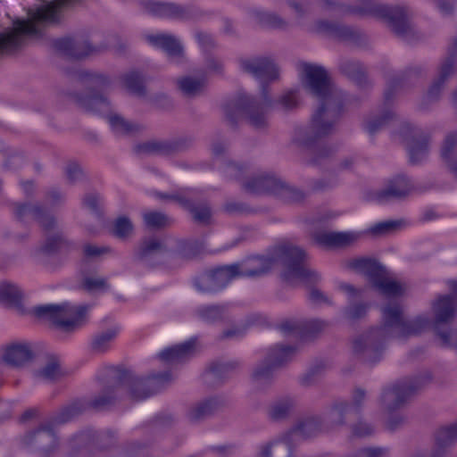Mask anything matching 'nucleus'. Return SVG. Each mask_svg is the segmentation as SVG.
<instances>
[{"label":"nucleus","instance_id":"obj_38","mask_svg":"<svg viewBox=\"0 0 457 457\" xmlns=\"http://www.w3.org/2000/svg\"><path fill=\"white\" fill-rule=\"evenodd\" d=\"M356 238V235L353 232H320L314 235V239L318 244L334 247L347 246Z\"/></svg>","mask_w":457,"mask_h":457},{"label":"nucleus","instance_id":"obj_25","mask_svg":"<svg viewBox=\"0 0 457 457\" xmlns=\"http://www.w3.org/2000/svg\"><path fill=\"white\" fill-rule=\"evenodd\" d=\"M426 73V69L422 65H411L407 67L401 74L392 77L386 82V87L384 92L385 103H389L395 91L403 87L404 85L411 84Z\"/></svg>","mask_w":457,"mask_h":457},{"label":"nucleus","instance_id":"obj_49","mask_svg":"<svg viewBox=\"0 0 457 457\" xmlns=\"http://www.w3.org/2000/svg\"><path fill=\"white\" fill-rule=\"evenodd\" d=\"M204 85V79L189 76L178 79L179 88L187 97H195L198 96L202 92Z\"/></svg>","mask_w":457,"mask_h":457},{"label":"nucleus","instance_id":"obj_41","mask_svg":"<svg viewBox=\"0 0 457 457\" xmlns=\"http://www.w3.org/2000/svg\"><path fill=\"white\" fill-rule=\"evenodd\" d=\"M317 2L322 9L339 15L353 14L363 17L365 4L362 3L360 5H350L334 0H317Z\"/></svg>","mask_w":457,"mask_h":457},{"label":"nucleus","instance_id":"obj_62","mask_svg":"<svg viewBox=\"0 0 457 457\" xmlns=\"http://www.w3.org/2000/svg\"><path fill=\"white\" fill-rule=\"evenodd\" d=\"M65 175L71 183L81 181L86 178V174L80 164L75 161H70L65 166Z\"/></svg>","mask_w":457,"mask_h":457},{"label":"nucleus","instance_id":"obj_47","mask_svg":"<svg viewBox=\"0 0 457 457\" xmlns=\"http://www.w3.org/2000/svg\"><path fill=\"white\" fill-rule=\"evenodd\" d=\"M127 89L137 96H145L146 89L144 85L145 78L139 71H132L123 76Z\"/></svg>","mask_w":457,"mask_h":457},{"label":"nucleus","instance_id":"obj_4","mask_svg":"<svg viewBox=\"0 0 457 457\" xmlns=\"http://www.w3.org/2000/svg\"><path fill=\"white\" fill-rule=\"evenodd\" d=\"M298 94V89H290L277 100H273L270 96L269 87L262 85L261 101L254 96L240 94L226 102L223 105L225 120L232 129H236L240 118L244 117L253 129H265L269 127V111L278 109L290 112L296 109L299 105Z\"/></svg>","mask_w":457,"mask_h":457},{"label":"nucleus","instance_id":"obj_5","mask_svg":"<svg viewBox=\"0 0 457 457\" xmlns=\"http://www.w3.org/2000/svg\"><path fill=\"white\" fill-rule=\"evenodd\" d=\"M308 255L304 249L290 241H282L274 246L272 253L268 256H254L249 259L253 268L268 267L263 271L266 274L271 266L278 262L283 266L281 278L287 284L299 280L306 285L312 286L320 280V275L310 269L307 265Z\"/></svg>","mask_w":457,"mask_h":457},{"label":"nucleus","instance_id":"obj_35","mask_svg":"<svg viewBox=\"0 0 457 457\" xmlns=\"http://www.w3.org/2000/svg\"><path fill=\"white\" fill-rule=\"evenodd\" d=\"M168 252L165 244L156 237H149L142 240L136 253L137 259L148 266H154V259Z\"/></svg>","mask_w":457,"mask_h":457},{"label":"nucleus","instance_id":"obj_13","mask_svg":"<svg viewBox=\"0 0 457 457\" xmlns=\"http://www.w3.org/2000/svg\"><path fill=\"white\" fill-rule=\"evenodd\" d=\"M86 312V306L73 307L68 303L37 305L31 311L37 318L48 320L64 332H71L81 327Z\"/></svg>","mask_w":457,"mask_h":457},{"label":"nucleus","instance_id":"obj_51","mask_svg":"<svg viewBox=\"0 0 457 457\" xmlns=\"http://www.w3.org/2000/svg\"><path fill=\"white\" fill-rule=\"evenodd\" d=\"M276 370V367L268 361L265 357L263 361L256 365L252 374V378L255 383L258 384L269 383L272 379L274 370Z\"/></svg>","mask_w":457,"mask_h":457},{"label":"nucleus","instance_id":"obj_44","mask_svg":"<svg viewBox=\"0 0 457 457\" xmlns=\"http://www.w3.org/2000/svg\"><path fill=\"white\" fill-rule=\"evenodd\" d=\"M295 401L290 397L281 398L272 403L269 411V417L273 421L287 420L292 413Z\"/></svg>","mask_w":457,"mask_h":457},{"label":"nucleus","instance_id":"obj_54","mask_svg":"<svg viewBox=\"0 0 457 457\" xmlns=\"http://www.w3.org/2000/svg\"><path fill=\"white\" fill-rule=\"evenodd\" d=\"M438 445L450 448L457 442V422L440 428L436 435Z\"/></svg>","mask_w":457,"mask_h":457},{"label":"nucleus","instance_id":"obj_48","mask_svg":"<svg viewBox=\"0 0 457 457\" xmlns=\"http://www.w3.org/2000/svg\"><path fill=\"white\" fill-rule=\"evenodd\" d=\"M373 287L386 296H400L403 294V286L399 282L390 279L388 271L387 275H383Z\"/></svg>","mask_w":457,"mask_h":457},{"label":"nucleus","instance_id":"obj_37","mask_svg":"<svg viewBox=\"0 0 457 457\" xmlns=\"http://www.w3.org/2000/svg\"><path fill=\"white\" fill-rule=\"evenodd\" d=\"M195 315L208 324L224 323L228 320V312L226 305H202L195 310Z\"/></svg>","mask_w":457,"mask_h":457},{"label":"nucleus","instance_id":"obj_15","mask_svg":"<svg viewBox=\"0 0 457 457\" xmlns=\"http://www.w3.org/2000/svg\"><path fill=\"white\" fill-rule=\"evenodd\" d=\"M145 10L156 17L182 21H197L206 15V12L195 4H180L174 2L147 0L142 3Z\"/></svg>","mask_w":457,"mask_h":457},{"label":"nucleus","instance_id":"obj_40","mask_svg":"<svg viewBox=\"0 0 457 457\" xmlns=\"http://www.w3.org/2000/svg\"><path fill=\"white\" fill-rule=\"evenodd\" d=\"M295 353L296 347L295 346L278 345L270 349L266 359L272 363L276 369H279L290 362Z\"/></svg>","mask_w":457,"mask_h":457},{"label":"nucleus","instance_id":"obj_16","mask_svg":"<svg viewBox=\"0 0 457 457\" xmlns=\"http://www.w3.org/2000/svg\"><path fill=\"white\" fill-rule=\"evenodd\" d=\"M434 330L442 345H451L450 325L457 316V300L452 295H440L433 303Z\"/></svg>","mask_w":457,"mask_h":457},{"label":"nucleus","instance_id":"obj_7","mask_svg":"<svg viewBox=\"0 0 457 457\" xmlns=\"http://www.w3.org/2000/svg\"><path fill=\"white\" fill-rule=\"evenodd\" d=\"M14 217L22 221L28 215L37 222L45 238L35 250V256L40 261L56 255L62 249L70 248L72 243L60 228L57 218L40 203H15L12 204Z\"/></svg>","mask_w":457,"mask_h":457},{"label":"nucleus","instance_id":"obj_11","mask_svg":"<svg viewBox=\"0 0 457 457\" xmlns=\"http://www.w3.org/2000/svg\"><path fill=\"white\" fill-rule=\"evenodd\" d=\"M267 267L268 263L263 268H253L249 260L243 266L239 263H233L218 267L197 277L195 279V287L202 293H217L225 288L235 278H257L262 276Z\"/></svg>","mask_w":457,"mask_h":457},{"label":"nucleus","instance_id":"obj_26","mask_svg":"<svg viewBox=\"0 0 457 457\" xmlns=\"http://www.w3.org/2000/svg\"><path fill=\"white\" fill-rule=\"evenodd\" d=\"M347 267L365 275L372 287L383 276L387 275V269L378 260L372 257H360L348 262Z\"/></svg>","mask_w":457,"mask_h":457},{"label":"nucleus","instance_id":"obj_28","mask_svg":"<svg viewBox=\"0 0 457 457\" xmlns=\"http://www.w3.org/2000/svg\"><path fill=\"white\" fill-rule=\"evenodd\" d=\"M412 188L410 179L403 174L395 176L388 181L385 188L376 194V199L379 203H386L393 199H402L409 195Z\"/></svg>","mask_w":457,"mask_h":457},{"label":"nucleus","instance_id":"obj_45","mask_svg":"<svg viewBox=\"0 0 457 457\" xmlns=\"http://www.w3.org/2000/svg\"><path fill=\"white\" fill-rule=\"evenodd\" d=\"M61 375L60 361L55 355H48L46 364L34 372L36 378L49 382L56 380Z\"/></svg>","mask_w":457,"mask_h":457},{"label":"nucleus","instance_id":"obj_18","mask_svg":"<svg viewBox=\"0 0 457 457\" xmlns=\"http://www.w3.org/2000/svg\"><path fill=\"white\" fill-rule=\"evenodd\" d=\"M399 134L405 143L411 165H420L425 162L429 154L430 136L420 128L404 123L401 126Z\"/></svg>","mask_w":457,"mask_h":457},{"label":"nucleus","instance_id":"obj_22","mask_svg":"<svg viewBox=\"0 0 457 457\" xmlns=\"http://www.w3.org/2000/svg\"><path fill=\"white\" fill-rule=\"evenodd\" d=\"M224 404L223 399L220 396L206 397L191 404L186 412V417L190 423L198 424L220 411Z\"/></svg>","mask_w":457,"mask_h":457},{"label":"nucleus","instance_id":"obj_60","mask_svg":"<svg viewBox=\"0 0 457 457\" xmlns=\"http://www.w3.org/2000/svg\"><path fill=\"white\" fill-rule=\"evenodd\" d=\"M202 249V244L198 241H183L179 245L178 254L184 259H192L198 255Z\"/></svg>","mask_w":457,"mask_h":457},{"label":"nucleus","instance_id":"obj_1","mask_svg":"<svg viewBox=\"0 0 457 457\" xmlns=\"http://www.w3.org/2000/svg\"><path fill=\"white\" fill-rule=\"evenodd\" d=\"M303 71V86L320 104L312 116L311 124L295 129L293 142L307 151L306 164L320 166L337 153L334 146L320 140L334 133L344 111V97L324 67L304 62Z\"/></svg>","mask_w":457,"mask_h":457},{"label":"nucleus","instance_id":"obj_19","mask_svg":"<svg viewBox=\"0 0 457 457\" xmlns=\"http://www.w3.org/2000/svg\"><path fill=\"white\" fill-rule=\"evenodd\" d=\"M239 66L242 71L250 74L269 87L268 84L278 78V68L273 59L268 56H253L240 58Z\"/></svg>","mask_w":457,"mask_h":457},{"label":"nucleus","instance_id":"obj_20","mask_svg":"<svg viewBox=\"0 0 457 457\" xmlns=\"http://www.w3.org/2000/svg\"><path fill=\"white\" fill-rule=\"evenodd\" d=\"M54 47L64 56L81 60L90 54L100 53L104 47L93 46L84 37H65L54 41Z\"/></svg>","mask_w":457,"mask_h":457},{"label":"nucleus","instance_id":"obj_46","mask_svg":"<svg viewBox=\"0 0 457 457\" xmlns=\"http://www.w3.org/2000/svg\"><path fill=\"white\" fill-rule=\"evenodd\" d=\"M22 293L21 289L12 283H0V303L11 306L19 307L21 304Z\"/></svg>","mask_w":457,"mask_h":457},{"label":"nucleus","instance_id":"obj_12","mask_svg":"<svg viewBox=\"0 0 457 457\" xmlns=\"http://www.w3.org/2000/svg\"><path fill=\"white\" fill-rule=\"evenodd\" d=\"M423 384L424 378L421 377L407 378L383 390L382 404L386 411L391 414L387 420L388 429L394 431L405 422L406 418L403 415L393 413L403 408L409 399Z\"/></svg>","mask_w":457,"mask_h":457},{"label":"nucleus","instance_id":"obj_63","mask_svg":"<svg viewBox=\"0 0 457 457\" xmlns=\"http://www.w3.org/2000/svg\"><path fill=\"white\" fill-rule=\"evenodd\" d=\"M367 308V304L361 303L350 304L345 308L344 316L349 320L361 319L365 316Z\"/></svg>","mask_w":457,"mask_h":457},{"label":"nucleus","instance_id":"obj_39","mask_svg":"<svg viewBox=\"0 0 457 457\" xmlns=\"http://www.w3.org/2000/svg\"><path fill=\"white\" fill-rule=\"evenodd\" d=\"M194 347L195 339L191 338L184 343L163 349L159 353L158 357L166 362H178L187 358Z\"/></svg>","mask_w":457,"mask_h":457},{"label":"nucleus","instance_id":"obj_56","mask_svg":"<svg viewBox=\"0 0 457 457\" xmlns=\"http://www.w3.org/2000/svg\"><path fill=\"white\" fill-rule=\"evenodd\" d=\"M116 335L117 331L115 329L110 328L95 336L91 344L92 349L98 353L104 352L108 348L109 344L114 339Z\"/></svg>","mask_w":457,"mask_h":457},{"label":"nucleus","instance_id":"obj_21","mask_svg":"<svg viewBox=\"0 0 457 457\" xmlns=\"http://www.w3.org/2000/svg\"><path fill=\"white\" fill-rule=\"evenodd\" d=\"M316 29L319 32L324 33L329 37L347 41L357 46L366 42V35L358 28L347 26L336 21L327 20L318 21Z\"/></svg>","mask_w":457,"mask_h":457},{"label":"nucleus","instance_id":"obj_17","mask_svg":"<svg viewBox=\"0 0 457 457\" xmlns=\"http://www.w3.org/2000/svg\"><path fill=\"white\" fill-rule=\"evenodd\" d=\"M194 143L189 136L168 139H154L137 144L133 151L137 155L174 156L187 151Z\"/></svg>","mask_w":457,"mask_h":457},{"label":"nucleus","instance_id":"obj_58","mask_svg":"<svg viewBox=\"0 0 457 457\" xmlns=\"http://www.w3.org/2000/svg\"><path fill=\"white\" fill-rule=\"evenodd\" d=\"M400 225L398 220H384L371 226L368 232L374 237L386 236L398 229Z\"/></svg>","mask_w":457,"mask_h":457},{"label":"nucleus","instance_id":"obj_36","mask_svg":"<svg viewBox=\"0 0 457 457\" xmlns=\"http://www.w3.org/2000/svg\"><path fill=\"white\" fill-rule=\"evenodd\" d=\"M106 381L102 392L91 401V406L97 410H104L113 405L117 401V393L120 390L112 378H110V368L106 370Z\"/></svg>","mask_w":457,"mask_h":457},{"label":"nucleus","instance_id":"obj_23","mask_svg":"<svg viewBox=\"0 0 457 457\" xmlns=\"http://www.w3.org/2000/svg\"><path fill=\"white\" fill-rule=\"evenodd\" d=\"M283 180L272 172H261L242 183V188L250 194L278 195Z\"/></svg>","mask_w":457,"mask_h":457},{"label":"nucleus","instance_id":"obj_57","mask_svg":"<svg viewBox=\"0 0 457 457\" xmlns=\"http://www.w3.org/2000/svg\"><path fill=\"white\" fill-rule=\"evenodd\" d=\"M324 370L325 365L321 361L314 363L301 377V385L303 386H312L315 382H317L320 379V378L324 373Z\"/></svg>","mask_w":457,"mask_h":457},{"label":"nucleus","instance_id":"obj_43","mask_svg":"<svg viewBox=\"0 0 457 457\" xmlns=\"http://www.w3.org/2000/svg\"><path fill=\"white\" fill-rule=\"evenodd\" d=\"M145 226L153 230H162L172 225L173 220L168 214L160 211H146L142 213Z\"/></svg>","mask_w":457,"mask_h":457},{"label":"nucleus","instance_id":"obj_53","mask_svg":"<svg viewBox=\"0 0 457 457\" xmlns=\"http://www.w3.org/2000/svg\"><path fill=\"white\" fill-rule=\"evenodd\" d=\"M395 117V113L392 110L387 109L382 114L369 120L365 129L370 136H373L389 124L390 121L394 120Z\"/></svg>","mask_w":457,"mask_h":457},{"label":"nucleus","instance_id":"obj_61","mask_svg":"<svg viewBox=\"0 0 457 457\" xmlns=\"http://www.w3.org/2000/svg\"><path fill=\"white\" fill-rule=\"evenodd\" d=\"M83 288L87 292H106L110 285L105 278L85 277L82 282Z\"/></svg>","mask_w":457,"mask_h":457},{"label":"nucleus","instance_id":"obj_27","mask_svg":"<svg viewBox=\"0 0 457 457\" xmlns=\"http://www.w3.org/2000/svg\"><path fill=\"white\" fill-rule=\"evenodd\" d=\"M287 432L298 443L302 439L315 437L328 431L325 428L320 416H310L300 420Z\"/></svg>","mask_w":457,"mask_h":457},{"label":"nucleus","instance_id":"obj_8","mask_svg":"<svg viewBox=\"0 0 457 457\" xmlns=\"http://www.w3.org/2000/svg\"><path fill=\"white\" fill-rule=\"evenodd\" d=\"M145 446V444L139 442L118 446L116 433L111 429L101 432L83 431L76 434L70 441V447L74 453L87 449L86 457H133L136 450Z\"/></svg>","mask_w":457,"mask_h":457},{"label":"nucleus","instance_id":"obj_14","mask_svg":"<svg viewBox=\"0 0 457 457\" xmlns=\"http://www.w3.org/2000/svg\"><path fill=\"white\" fill-rule=\"evenodd\" d=\"M154 195L161 200H170L177 203L182 209L188 212L192 220L202 226L212 222V211L210 204L197 197L193 190L182 189L172 193L155 192Z\"/></svg>","mask_w":457,"mask_h":457},{"label":"nucleus","instance_id":"obj_9","mask_svg":"<svg viewBox=\"0 0 457 457\" xmlns=\"http://www.w3.org/2000/svg\"><path fill=\"white\" fill-rule=\"evenodd\" d=\"M83 411L82 405L74 403L62 409L51 420L26 433L21 439L24 448L38 453L39 457H51L58 449V438L54 426L69 422Z\"/></svg>","mask_w":457,"mask_h":457},{"label":"nucleus","instance_id":"obj_6","mask_svg":"<svg viewBox=\"0 0 457 457\" xmlns=\"http://www.w3.org/2000/svg\"><path fill=\"white\" fill-rule=\"evenodd\" d=\"M80 0H53L37 8L32 18L20 21L15 29L0 33V55L20 50L25 36L40 37L46 26L57 25L62 21L63 10L73 6Z\"/></svg>","mask_w":457,"mask_h":457},{"label":"nucleus","instance_id":"obj_55","mask_svg":"<svg viewBox=\"0 0 457 457\" xmlns=\"http://www.w3.org/2000/svg\"><path fill=\"white\" fill-rule=\"evenodd\" d=\"M457 147V134L451 133L447 135L445 138L441 148V158L446 164V167L449 166V163L453 162V155Z\"/></svg>","mask_w":457,"mask_h":457},{"label":"nucleus","instance_id":"obj_2","mask_svg":"<svg viewBox=\"0 0 457 457\" xmlns=\"http://www.w3.org/2000/svg\"><path fill=\"white\" fill-rule=\"evenodd\" d=\"M380 311L381 325L361 334L353 343L355 357L371 366L381 361L388 340L418 336L429 325L428 319L425 317L404 319L402 307L397 303H388Z\"/></svg>","mask_w":457,"mask_h":457},{"label":"nucleus","instance_id":"obj_31","mask_svg":"<svg viewBox=\"0 0 457 457\" xmlns=\"http://www.w3.org/2000/svg\"><path fill=\"white\" fill-rule=\"evenodd\" d=\"M296 444L295 440L287 431L277 440L261 445L258 457H293V448Z\"/></svg>","mask_w":457,"mask_h":457},{"label":"nucleus","instance_id":"obj_34","mask_svg":"<svg viewBox=\"0 0 457 457\" xmlns=\"http://www.w3.org/2000/svg\"><path fill=\"white\" fill-rule=\"evenodd\" d=\"M145 39L153 46L162 49L170 58L182 57L184 54L183 46L172 35H148Z\"/></svg>","mask_w":457,"mask_h":457},{"label":"nucleus","instance_id":"obj_3","mask_svg":"<svg viewBox=\"0 0 457 457\" xmlns=\"http://www.w3.org/2000/svg\"><path fill=\"white\" fill-rule=\"evenodd\" d=\"M79 78L87 83L84 92H69L68 98L79 109L87 112L105 115L113 133L119 136H135L143 127L113 112L112 103L105 93L111 86V78L104 73L93 71H80Z\"/></svg>","mask_w":457,"mask_h":457},{"label":"nucleus","instance_id":"obj_10","mask_svg":"<svg viewBox=\"0 0 457 457\" xmlns=\"http://www.w3.org/2000/svg\"><path fill=\"white\" fill-rule=\"evenodd\" d=\"M110 378L120 389L126 387L133 400L141 401L166 387L171 382L172 376L170 371H163L140 378L132 371L112 367Z\"/></svg>","mask_w":457,"mask_h":457},{"label":"nucleus","instance_id":"obj_30","mask_svg":"<svg viewBox=\"0 0 457 457\" xmlns=\"http://www.w3.org/2000/svg\"><path fill=\"white\" fill-rule=\"evenodd\" d=\"M239 368V362L231 361L227 362L213 361L203 374L204 383L209 386H219L222 385L229 375Z\"/></svg>","mask_w":457,"mask_h":457},{"label":"nucleus","instance_id":"obj_24","mask_svg":"<svg viewBox=\"0 0 457 457\" xmlns=\"http://www.w3.org/2000/svg\"><path fill=\"white\" fill-rule=\"evenodd\" d=\"M457 55V37L448 47V55L442 62L438 77L433 81L427 93V99L430 102L439 98L443 87L449 77L453 73L454 62Z\"/></svg>","mask_w":457,"mask_h":457},{"label":"nucleus","instance_id":"obj_32","mask_svg":"<svg viewBox=\"0 0 457 457\" xmlns=\"http://www.w3.org/2000/svg\"><path fill=\"white\" fill-rule=\"evenodd\" d=\"M340 72L356 84L361 89H368L372 86L367 76L364 66L357 60L341 59L338 64Z\"/></svg>","mask_w":457,"mask_h":457},{"label":"nucleus","instance_id":"obj_52","mask_svg":"<svg viewBox=\"0 0 457 457\" xmlns=\"http://www.w3.org/2000/svg\"><path fill=\"white\" fill-rule=\"evenodd\" d=\"M134 230V225L128 216H119L113 221L111 232L119 239H126L129 237Z\"/></svg>","mask_w":457,"mask_h":457},{"label":"nucleus","instance_id":"obj_64","mask_svg":"<svg viewBox=\"0 0 457 457\" xmlns=\"http://www.w3.org/2000/svg\"><path fill=\"white\" fill-rule=\"evenodd\" d=\"M46 199L52 207H58L65 203V193L57 187H52L46 192Z\"/></svg>","mask_w":457,"mask_h":457},{"label":"nucleus","instance_id":"obj_29","mask_svg":"<svg viewBox=\"0 0 457 457\" xmlns=\"http://www.w3.org/2000/svg\"><path fill=\"white\" fill-rule=\"evenodd\" d=\"M3 361L15 368L23 367L35 358V353L29 343L14 342L5 346Z\"/></svg>","mask_w":457,"mask_h":457},{"label":"nucleus","instance_id":"obj_59","mask_svg":"<svg viewBox=\"0 0 457 457\" xmlns=\"http://www.w3.org/2000/svg\"><path fill=\"white\" fill-rule=\"evenodd\" d=\"M278 196L289 203H300L304 199L305 195L303 191L289 186L283 180Z\"/></svg>","mask_w":457,"mask_h":457},{"label":"nucleus","instance_id":"obj_50","mask_svg":"<svg viewBox=\"0 0 457 457\" xmlns=\"http://www.w3.org/2000/svg\"><path fill=\"white\" fill-rule=\"evenodd\" d=\"M104 198L96 191L86 193L81 200L82 207L88 210L93 215L97 218H102L104 215L102 210Z\"/></svg>","mask_w":457,"mask_h":457},{"label":"nucleus","instance_id":"obj_42","mask_svg":"<svg viewBox=\"0 0 457 457\" xmlns=\"http://www.w3.org/2000/svg\"><path fill=\"white\" fill-rule=\"evenodd\" d=\"M254 21L262 27L273 29H286L288 22L278 14L271 12L255 10L252 12Z\"/></svg>","mask_w":457,"mask_h":457},{"label":"nucleus","instance_id":"obj_33","mask_svg":"<svg viewBox=\"0 0 457 457\" xmlns=\"http://www.w3.org/2000/svg\"><path fill=\"white\" fill-rule=\"evenodd\" d=\"M351 409V405L346 401H334L329 404L320 416L325 428L330 431L345 424V416Z\"/></svg>","mask_w":457,"mask_h":457}]
</instances>
